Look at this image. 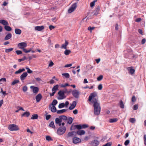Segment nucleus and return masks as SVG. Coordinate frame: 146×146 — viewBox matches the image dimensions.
<instances>
[{
	"instance_id": "f257e3e1",
	"label": "nucleus",
	"mask_w": 146,
	"mask_h": 146,
	"mask_svg": "<svg viewBox=\"0 0 146 146\" xmlns=\"http://www.w3.org/2000/svg\"><path fill=\"white\" fill-rule=\"evenodd\" d=\"M97 96V94L96 92L91 93L88 98V100L89 101L91 102L93 104L98 103L97 99L95 98Z\"/></svg>"
},
{
	"instance_id": "f03ea898",
	"label": "nucleus",
	"mask_w": 146,
	"mask_h": 146,
	"mask_svg": "<svg viewBox=\"0 0 146 146\" xmlns=\"http://www.w3.org/2000/svg\"><path fill=\"white\" fill-rule=\"evenodd\" d=\"M93 106L94 108V113L95 115H99L100 112L101 108L100 106V104L98 103L93 104Z\"/></svg>"
},
{
	"instance_id": "7ed1b4c3",
	"label": "nucleus",
	"mask_w": 146,
	"mask_h": 146,
	"mask_svg": "<svg viewBox=\"0 0 146 146\" xmlns=\"http://www.w3.org/2000/svg\"><path fill=\"white\" fill-rule=\"evenodd\" d=\"M8 129L11 131H16L19 130V128L17 125L15 124H10L9 125Z\"/></svg>"
},
{
	"instance_id": "20e7f679",
	"label": "nucleus",
	"mask_w": 146,
	"mask_h": 146,
	"mask_svg": "<svg viewBox=\"0 0 146 146\" xmlns=\"http://www.w3.org/2000/svg\"><path fill=\"white\" fill-rule=\"evenodd\" d=\"M66 128L65 127H60L57 130V133L59 135L63 134L65 132Z\"/></svg>"
},
{
	"instance_id": "39448f33",
	"label": "nucleus",
	"mask_w": 146,
	"mask_h": 146,
	"mask_svg": "<svg viewBox=\"0 0 146 146\" xmlns=\"http://www.w3.org/2000/svg\"><path fill=\"white\" fill-rule=\"evenodd\" d=\"M124 57L125 58H129L130 55L132 53V51L130 49L125 50L124 51Z\"/></svg>"
},
{
	"instance_id": "423d86ee",
	"label": "nucleus",
	"mask_w": 146,
	"mask_h": 146,
	"mask_svg": "<svg viewBox=\"0 0 146 146\" xmlns=\"http://www.w3.org/2000/svg\"><path fill=\"white\" fill-rule=\"evenodd\" d=\"M27 46V43L25 42H21L19 43L18 44V47L21 49H22L24 52L26 50V49L25 48Z\"/></svg>"
},
{
	"instance_id": "0eeeda50",
	"label": "nucleus",
	"mask_w": 146,
	"mask_h": 146,
	"mask_svg": "<svg viewBox=\"0 0 146 146\" xmlns=\"http://www.w3.org/2000/svg\"><path fill=\"white\" fill-rule=\"evenodd\" d=\"M58 94L59 96V97L58 98L59 100H62L66 98V96L64 95L65 93L63 90H60L58 92Z\"/></svg>"
},
{
	"instance_id": "6e6552de",
	"label": "nucleus",
	"mask_w": 146,
	"mask_h": 146,
	"mask_svg": "<svg viewBox=\"0 0 146 146\" xmlns=\"http://www.w3.org/2000/svg\"><path fill=\"white\" fill-rule=\"evenodd\" d=\"M72 94L73 96L76 98H78L79 97L80 93L78 90L76 89L73 90Z\"/></svg>"
},
{
	"instance_id": "1a4fd4ad",
	"label": "nucleus",
	"mask_w": 146,
	"mask_h": 146,
	"mask_svg": "<svg viewBox=\"0 0 146 146\" xmlns=\"http://www.w3.org/2000/svg\"><path fill=\"white\" fill-rule=\"evenodd\" d=\"M77 7V3H73L68 10V12L70 13L73 12L76 8Z\"/></svg>"
},
{
	"instance_id": "9d476101",
	"label": "nucleus",
	"mask_w": 146,
	"mask_h": 146,
	"mask_svg": "<svg viewBox=\"0 0 146 146\" xmlns=\"http://www.w3.org/2000/svg\"><path fill=\"white\" fill-rule=\"evenodd\" d=\"M30 88L32 90L33 93L36 94L39 91V88L38 87L34 86H31Z\"/></svg>"
},
{
	"instance_id": "9b49d317",
	"label": "nucleus",
	"mask_w": 146,
	"mask_h": 146,
	"mask_svg": "<svg viewBox=\"0 0 146 146\" xmlns=\"http://www.w3.org/2000/svg\"><path fill=\"white\" fill-rule=\"evenodd\" d=\"M73 143L74 144H77L81 142V139L77 137H74L72 139Z\"/></svg>"
},
{
	"instance_id": "f8f14e48",
	"label": "nucleus",
	"mask_w": 146,
	"mask_h": 146,
	"mask_svg": "<svg viewBox=\"0 0 146 146\" xmlns=\"http://www.w3.org/2000/svg\"><path fill=\"white\" fill-rule=\"evenodd\" d=\"M127 70L129 71V73L131 75H133L134 74L135 72V70L133 68L132 66L128 67L127 68Z\"/></svg>"
},
{
	"instance_id": "ddd939ff",
	"label": "nucleus",
	"mask_w": 146,
	"mask_h": 146,
	"mask_svg": "<svg viewBox=\"0 0 146 146\" xmlns=\"http://www.w3.org/2000/svg\"><path fill=\"white\" fill-rule=\"evenodd\" d=\"M28 74L27 72L23 73L20 76L21 80L22 81L27 76Z\"/></svg>"
},
{
	"instance_id": "4468645a",
	"label": "nucleus",
	"mask_w": 146,
	"mask_h": 146,
	"mask_svg": "<svg viewBox=\"0 0 146 146\" xmlns=\"http://www.w3.org/2000/svg\"><path fill=\"white\" fill-rule=\"evenodd\" d=\"M76 133L75 131H72L69 132L68 134L67 137L68 138L69 137H72L73 136H76Z\"/></svg>"
},
{
	"instance_id": "2eb2a0df",
	"label": "nucleus",
	"mask_w": 146,
	"mask_h": 146,
	"mask_svg": "<svg viewBox=\"0 0 146 146\" xmlns=\"http://www.w3.org/2000/svg\"><path fill=\"white\" fill-rule=\"evenodd\" d=\"M91 143L93 146H97L99 144V142L97 140L94 139L91 142Z\"/></svg>"
},
{
	"instance_id": "dca6fc26",
	"label": "nucleus",
	"mask_w": 146,
	"mask_h": 146,
	"mask_svg": "<svg viewBox=\"0 0 146 146\" xmlns=\"http://www.w3.org/2000/svg\"><path fill=\"white\" fill-rule=\"evenodd\" d=\"M76 102L75 101H74L72 102L71 106L69 108V109L70 110H72L74 109L76 107Z\"/></svg>"
},
{
	"instance_id": "f3484780",
	"label": "nucleus",
	"mask_w": 146,
	"mask_h": 146,
	"mask_svg": "<svg viewBox=\"0 0 146 146\" xmlns=\"http://www.w3.org/2000/svg\"><path fill=\"white\" fill-rule=\"evenodd\" d=\"M42 98V96L40 94H39L37 95L35 97L36 101L37 102H39L41 100Z\"/></svg>"
},
{
	"instance_id": "a211bd4d",
	"label": "nucleus",
	"mask_w": 146,
	"mask_h": 146,
	"mask_svg": "<svg viewBox=\"0 0 146 146\" xmlns=\"http://www.w3.org/2000/svg\"><path fill=\"white\" fill-rule=\"evenodd\" d=\"M68 44V42L66 40H65V42L64 44H63L62 46H61V48H64L65 49H67L66 46Z\"/></svg>"
},
{
	"instance_id": "6ab92c4d",
	"label": "nucleus",
	"mask_w": 146,
	"mask_h": 146,
	"mask_svg": "<svg viewBox=\"0 0 146 146\" xmlns=\"http://www.w3.org/2000/svg\"><path fill=\"white\" fill-rule=\"evenodd\" d=\"M44 28L43 26H36L35 27V29L36 31H41Z\"/></svg>"
},
{
	"instance_id": "aec40b11",
	"label": "nucleus",
	"mask_w": 146,
	"mask_h": 146,
	"mask_svg": "<svg viewBox=\"0 0 146 146\" xmlns=\"http://www.w3.org/2000/svg\"><path fill=\"white\" fill-rule=\"evenodd\" d=\"M76 135L77 134L79 135H82L85 133V131L82 130H78L76 132Z\"/></svg>"
},
{
	"instance_id": "412c9836",
	"label": "nucleus",
	"mask_w": 146,
	"mask_h": 146,
	"mask_svg": "<svg viewBox=\"0 0 146 146\" xmlns=\"http://www.w3.org/2000/svg\"><path fill=\"white\" fill-rule=\"evenodd\" d=\"M0 23L5 26L6 25H8L9 24L8 22L4 19L0 20Z\"/></svg>"
},
{
	"instance_id": "4be33fe9",
	"label": "nucleus",
	"mask_w": 146,
	"mask_h": 146,
	"mask_svg": "<svg viewBox=\"0 0 146 146\" xmlns=\"http://www.w3.org/2000/svg\"><path fill=\"white\" fill-rule=\"evenodd\" d=\"M62 121L61 120L60 118H56L55 119L56 123L57 124H58L59 126H60L61 125V123Z\"/></svg>"
},
{
	"instance_id": "5701e85b",
	"label": "nucleus",
	"mask_w": 146,
	"mask_h": 146,
	"mask_svg": "<svg viewBox=\"0 0 146 146\" xmlns=\"http://www.w3.org/2000/svg\"><path fill=\"white\" fill-rule=\"evenodd\" d=\"M11 37L12 34L10 33H9L5 36L4 39L5 40H8L11 38Z\"/></svg>"
},
{
	"instance_id": "b1692460",
	"label": "nucleus",
	"mask_w": 146,
	"mask_h": 146,
	"mask_svg": "<svg viewBox=\"0 0 146 146\" xmlns=\"http://www.w3.org/2000/svg\"><path fill=\"white\" fill-rule=\"evenodd\" d=\"M30 115V113L29 111H26L21 115L22 117H28Z\"/></svg>"
},
{
	"instance_id": "393cba45",
	"label": "nucleus",
	"mask_w": 146,
	"mask_h": 146,
	"mask_svg": "<svg viewBox=\"0 0 146 146\" xmlns=\"http://www.w3.org/2000/svg\"><path fill=\"white\" fill-rule=\"evenodd\" d=\"M25 69L24 68L22 69H20L16 71L15 72V74H20L22 72L25 71Z\"/></svg>"
},
{
	"instance_id": "a878e982",
	"label": "nucleus",
	"mask_w": 146,
	"mask_h": 146,
	"mask_svg": "<svg viewBox=\"0 0 146 146\" xmlns=\"http://www.w3.org/2000/svg\"><path fill=\"white\" fill-rule=\"evenodd\" d=\"M57 103L58 101L56 100H54L51 103V104L49 105V108L50 106H51V105L53 106H56L57 104Z\"/></svg>"
},
{
	"instance_id": "bb28decb",
	"label": "nucleus",
	"mask_w": 146,
	"mask_h": 146,
	"mask_svg": "<svg viewBox=\"0 0 146 146\" xmlns=\"http://www.w3.org/2000/svg\"><path fill=\"white\" fill-rule=\"evenodd\" d=\"M5 29L7 31H11L12 30L11 28L9 26L6 25L4 26Z\"/></svg>"
},
{
	"instance_id": "cd10ccee",
	"label": "nucleus",
	"mask_w": 146,
	"mask_h": 146,
	"mask_svg": "<svg viewBox=\"0 0 146 146\" xmlns=\"http://www.w3.org/2000/svg\"><path fill=\"white\" fill-rule=\"evenodd\" d=\"M15 34L17 35H20L21 33V30L18 29H15Z\"/></svg>"
},
{
	"instance_id": "c85d7f7f",
	"label": "nucleus",
	"mask_w": 146,
	"mask_h": 146,
	"mask_svg": "<svg viewBox=\"0 0 146 146\" xmlns=\"http://www.w3.org/2000/svg\"><path fill=\"white\" fill-rule=\"evenodd\" d=\"M67 123L69 124H71L72 122L73 119L72 117H69L67 119Z\"/></svg>"
},
{
	"instance_id": "c756f323",
	"label": "nucleus",
	"mask_w": 146,
	"mask_h": 146,
	"mask_svg": "<svg viewBox=\"0 0 146 146\" xmlns=\"http://www.w3.org/2000/svg\"><path fill=\"white\" fill-rule=\"evenodd\" d=\"M68 109H62L60 110H58L57 111V113L58 114H61L66 111Z\"/></svg>"
},
{
	"instance_id": "7c9ffc66",
	"label": "nucleus",
	"mask_w": 146,
	"mask_h": 146,
	"mask_svg": "<svg viewBox=\"0 0 146 146\" xmlns=\"http://www.w3.org/2000/svg\"><path fill=\"white\" fill-rule=\"evenodd\" d=\"M58 84L54 86L53 88L52 89V92L58 90Z\"/></svg>"
},
{
	"instance_id": "2f4dec72",
	"label": "nucleus",
	"mask_w": 146,
	"mask_h": 146,
	"mask_svg": "<svg viewBox=\"0 0 146 146\" xmlns=\"http://www.w3.org/2000/svg\"><path fill=\"white\" fill-rule=\"evenodd\" d=\"M118 119L116 118H114L110 119H109V122L111 123H112L117 122Z\"/></svg>"
},
{
	"instance_id": "473e14b6",
	"label": "nucleus",
	"mask_w": 146,
	"mask_h": 146,
	"mask_svg": "<svg viewBox=\"0 0 146 146\" xmlns=\"http://www.w3.org/2000/svg\"><path fill=\"white\" fill-rule=\"evenodd\" d=\"M38 115L37 114H34L32 115V117H31V119H37L38 118Z\"/></svg>"
},
{
	"instance_id": "72a5a7b5",
	"label": "nucleus",
	"mask_w": 146,
	"mask_h": 146,
	"mask_svg": "<svg viewBox=\"0 0 146 146\" xmlns=\"http://www.w3.org/2000/svg\"><path fill=\"white\" fill-rule=\"evenodd\" d=\"M49 126L52 128L55 129V127L54 125V122L53 121H51L49 125Z\"/></svg>"
},
{
	"instance_id": "f704fd0d",
	"label": "nucleus",
	"mask_w": 146,
	"mask_h": 146,
	"mask_svg": "<svg viewBox=\"0 0 146 146\" xmlns=\"http://www.w3.org/2000/svg\"><path fill=\"white\" fill-rule=\"evenodd\" d=\"M65 106V104L64 103H62L58 105V107L60 109L64 107Z\"/></svg>"
},
{
	"instance_id": "c9c22d12",
	"label": "nucleus",
	"mask_w": 146,
	"mask_h": 146,
	"mask_svg": "<svg viewBox=\"0 0 146 146\" xmlns=\"http://www.w3.org/2000/svg\"><path fill=\"white\" fill-rule=\"evenodd\" d=\"M71 51L70 50L66 49L64 52V54L66 55H68L71 52Z\"/></svg>"
},
{
	"instance_id": "e433bc0d",
	"label": "nucleus",
	"mask_w": 146,
	"mask_h": 146,
	"mask_svg": "<svg viewBox=\"0 0 146 146\" xmlns=\"http://www.w3.org/2000/svg\"><path fill=\"white\" fill-rule=\"evenodd\" d=\"M51 111L52 112H55L56 111V109L55 107L53 106L51 108Z\"/></svg>"
},
{
	"instance_id": "4c0bfd02",
	"label": "nucleus",
	"mask_w": 146,
	"mask_h": 146,
	"mask_svg": "<svg viewBox=\"0 0 146 146\" xmlns=\"http://www.w3.org/2000/svg\"><path fill=\"white\" fill-rule=\"evenodd\" d=\"M119 105L120 106V107L121 108H124V105L123 103V102L122 100H120L119 102Z\"/></svg>"
},
{
	"instance_id": "58836bf2",
	"label": "nucleus",
	"mask_w": 146,
	"mask_h": 146,
	"mask_svg": "<svg viewBox=\"0 0 146 146\" xmlns=\"http://www.w3.org/2000/svg\"><path fill=\"white\" fill-rule=\"evenodd\" d=\"M62 75L64 76L66 78H68L70 77V75L68 73H63L62 74Z\"/></svg>"
},
{
	"instance_id": "ea45409f",
	"label": "nucleus",
	"mask_w": 146,
	"mask_h": 146,
	"mask_svg": "<svg viewBox=\"0 0 146 146\" xmlns=\"http://www.w3.org/2000/svg\"><path fill=\"white\" fill-rule=\"evenodd\" d=\"M19 81L18 80H15L12 82L11 85H14L15 84L19 83Z\"/></svg>"
},
{
	"instance_id": "a19ab883",
	"label": "nucleus",
	"mask_w": 146,
	"mask_h": 146,
	"mask_svg": "<svg viewBox=\"0 0 146 146\" xmlns=\"http://www.w3.org/2000/svg\"><path fill=\"white\" fill-rule=\"evenodd\" d=\"M59 118H60L61 120L62 119L66 120L67 119V117L65 115H61L59 117Z\"/></svg>"
},
{
	"instance_id": "79ce46f5",
	"label": "nucleus",
	"mask_w": 146,
	"mask_h": 146,
	"mask_svg": "<svg viewBox=\"0 0 146 146\" xmlns=\"http://www.w3.org/2000/svg\"><path fill=\"white\" fill-rule=\"evenodd\" d=\"M13 50V48H11L8 49H6L5 50V52L7 53H8L9 52L12 51Z\"/></svg>"
},
{
	"instance_id": "37998d69",
	"label": "nucleus",
	"mask_w": 146,
	"mask_h": 146,
	"mask_svg": "<svg viewBox=\"0 0 146 146\" xmlns=\"http://www.w3.org/2000/svg\"><path fill=\"white\" fill-rule=\"evenodd\" d=\"M46 139L47 141H52L53 139L51 138V137L48 135L46 136Z\"/></svg>"
},
{
	"instance_id": "c03bdc74",
	"label": "nucleus",
	"mask_w": 146,
	"mask_h": 146,
	"mask_svg": "<svg viewBox=\"0 0 146 146\" xmlns=\"http://www.w3.org/2000/svg\"><path fill=\"white\" fill-rule=\"evenodd\" d=\"M26 59V58L25 56H24L23 58L19 59L18 60V61L20 62L22 61H24Z\"/></svg>"
},
{
	"instance_id": "a18cd8bd",
	"label": "nucleus",
	"mask_w": 146,
	"mask_h": 146,
	"mask_svg": "<svg viewBox=\"0 0 146 146\" xmlns=\"http://www.w3.org/2000/svg\"><path fill=\"white\" fill-rule=\"evenodd\" d=\"M96 1L94 0L93 2H91L90 4V6L91 7H92L94 6L95 5V2Z\"/></svg>"
},
{
	"instance_id": "49530a36",
	"label": "nucleus",
	"mask_w": 146,
	"mask_h": 146,
	"mask_svg": "<svg viewBox=\"0 0 146 146\" xmlns=\"http://www.w3.org/2000/svg\"><path fill=\"white\" fill-rule=\"evenodd\" d=\"M129 121L132 123H134L135 121V118H130L129 119Z\"/></svg>"
},
{
	"instance_id": "de8ad7c7",
	"label": "nucleus",
	"mask_w": 146,
	"mask_h": 146,
	"mask_svg": "<svg viewBox=\"0 0 146 146\" xmlns=\"http://www.w3.org/2000/svg\"><path fill=\"white\" fill-rule=\"evenodd\" d=\"M103 78V76L102 75H100L97 78L98 81H100Z\"/></svg>"
},
{
	"instance_id": "09e8293b",
	"label": "nucleus",
	"mask_w": 146,
	"mask_h": 146,
	"mask_svg": "<svg viewBox=\"0 0 146 146\" xmlns=\"http://www.w3.org/2000/svg\"><path fill=\"white\" fill-rule=\"evenodd\" d=\"M82 128L85 129L88 127V125L87 124H84L81 125Z\"/></svg>"
},
{
	"instance_id": "8fccbe9b",
	"label": "nucleus",
	"mask_w": 146,
	"mask_h": 146,
	"mask_svg": "<svg viewBox=\"0 0 146 146\" xmlns=\"http://www.w3.org/2000/svg\"><path fill=\"white\" fill-rule=\"evenodd\" d=\"M27 90V87L26 86H24L23 87V90L24 92H26Z\"/></svg>"
},
{
	"instance_id": "3c124183",
	"label": "nucleus",
	"mask_w": 146,
	"mask_h": 146,
	"mask_svg": "<svg viewBox=\"0 0 146 146\" xmlns=\"http://www.w3.org/2000/svg\"><path fill=\"white\" fill-rule=\"evenodd\" d=\"M76 127L77 128V129H82V127H81V125H76Z\"/></svg>"
},
{
	"instance_id": "603ef678",
	"label": "nucleus",
	"mask_w": 146,
	"mask_h": 146,
	"mask_svg": "<svg viewBox=\"0 0 146 146\" xmlns=\"http://www.w3.org/2000/svg\"><path fill=\"white\" fill-rule=\"evenodd\" d=\"M130 142V141L129 140H127L125 141L124 142V145L125 146H127Z\"/></svg>"
},
{
	"instance_id": "864d4df0",
	"label": "nucleus",
	"mask_w": 146,
	"mask_h": 146,
	"mask_svg": "<svg viewBox=\"0 0 146 146\" xmlns=\"http://www.w3.org/2000/svg\"><path fill=\"white\" fill-rule=\"evenodd\" d=\"M16 54L19 55L22 54V52L20 50H17L16 51Z\"/></svg>"
},
{
	"instance_id": "5fc2aeb1",
	"label": "nucleus",
	"mask_w": 146,
	"mask_h": 146,
	"mask_svg": "<svg viewBox=\"0 0 146 146\" xmlns=\"http://www.w3.org/2000/svg\"><path fill=\"white\" fill-rule=\"evenodd\" d=\"M136 100V98L135 96H133L132 98L131 101L133 102H135Z\"/></svg>"
},
{
	"instance_id": "6e6d98bb",
	"label": "nucleus",
	"mask_w": 146,
	"mask_h": 146,
	"mask_svg": "<svg viewBox=\"0 0 146 146\" xmlns=\"http://www.w3.org/2000/svg\"><path fill=\"white\" fill-rule=\"evenodd\" d=\"M102 85L101 84H100L98 86V89L99 90H101L102 89Z\"/></svg>"
},
{
	"instance_id": "4d7b16f0",
	"label": "nucleus",
	"mask_w": 146,
	"mask_h": 146,
	"mask_svg": "<svg viewBox=\"0 0 146 146\" xmlns=\"http://www.w3.org/2000/svg\"><path fill=\"white\" fill-rule=\"evenodd\" d=\"M138 108V105L137 104L134 105L133 106V109L134 110H136Z\"/></svg>"
},
{
	"instance_id": "13d9d810",
	"label": "nucleus",
	"mask_w": 146,
	"mask_h": 146,
	"mask_svg": "<svg viewBox=\"0 0 146 146\" xmlns=\"http://www.w3.org/2000/svg\"><path fill=\"white\" fill-rule=\"evenodd\" d=\"M63 91L64 92L65 94L67 93L68 94H69L70 91H68L67 89H65L64 90H63Z\"/></svg>"
},
{
	"instance_id": "bf43d9fd",
	"label": "nucleus",
	"mask_w": 146,
	"mask_h": 146,
	"mask_svg": "<svg viewBox=\"0 0 146 146\" xmlns=\"http://www.w3.org/2000/svg\"><path fill=\"white\" fill-rule=\"evenodd\" d=\"M111 143L110 142H109L103 145L102 146H111Z\"/></svg>"
},
{
	"instance_id": "052dcab7",
	"label": "nucleus",
	"mask_w": 146,
	"mask_h": 146,
	"mask_svg": "<svg viewBox=\"0 0 146 146\" xmlns=\"http://www.w3.org/2000/svg\"><path fill=\"white\" fill-rule=\"evenodd\" d=\"M51 116L50 115H46V119L48 120L50 118Z\"/></svg>"
},
{
	"instance_id": "680f3d73",
	"label": "nucleus",
	"mask_w": 146,
	"mask_h": 146,
	"mask_svg": "<svg viewBox=\"0 0 146 146\" xmlns=\"http://www.w3.org/2000/svg\"><path fill=\"white\" fill-rule=\"evenodd\" d=\"M93 88H94V87L93 86H91L90 87L87 86L84 87V88L85 89H87L88 88H89L90 89H93Z\"/></svg>"
},
{
	"instance_id": "e2e57ef3",
	"label": "nucleus",
	"mask_w": 146,
	"mask_h": 146,
	"mask_svg": "<svg viewBox=\"0 0 146 146\" xmlns=\"http://www.w3.org/2000/svg\"><path fill=\"white\" fill-rule=\"evenodd\" d=\"M54 64L53 62L52 61H51V62H50V63H49V64H48V66L50 67H51L53 66Z\"/></svg>"
},
{
	"instance_id": "0e129e2a",
	"label": "nucleus",
	"mask_w": 146,
	"mask_h": 146,
	"mask_svg": "<svg viewBox=\"0 0 146 146\" xmlns=\"http://www.w3.org/2000/svg\"><path fill=\"white\" fill-rule=\"evenodd\" d=\"M72 64H67L66 65L64 66V67H66V68L69 67L71 66H72Z\"/></svg>"
},
{
	"instance_id": "69168bd1",
	"label": "nucleus",
	"mask_w": 146,
	"mask_h": 146,
	"mask_svg": "<svg viewBox=\"0 0 146 146\" xmlns=\"http://www.w3.org/2000/svg\"><path fill=\"white\" fill-rule=\"evenodd\" d=\"M141 20V18H137L135 20V21L137 22H140Z\"/></svg>"
},
{
	"instance_id": "338daca9",
	"label": "nucleus",
	"mask_w": 146,
	"mask_h": 146,
	"mask_svg": "<svg viewBox=\"0 0 146 146\" xmlns=\"http://www.w3.org/2000/svg\"><path fill=\"white\" fill-rule=\"evenodd\" d=\"M94 28V27H89L88 29V30L92 31V30H93Z\"/></svg>"
},
{
	"instance_id": "774afa93",
	"label": "nucleus",
	"mask_w": 146,
	"mask_h": 146,
	"mask_svg": "<svg viewBox=\"0 0 146 146\" xmlns=\"http://www.w3.org/2000/svg\"><path fill=\"white\" fill-rule=\"evenodd\" d=\"M73 112L74 114H76L78 113V110L77 109H75L73 111Z\"/></svg>"
}]
</instances>
